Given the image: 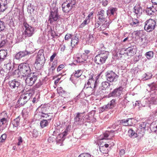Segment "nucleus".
I'll use <instances>...</instances> for the list:
<instances>
[{
  "label": "nucleus",
  "mask_w": 157,
  "mask_h": 157,
  "mask_svg": "<svg viewBox=\"0 0 157 157\" xmlns=\"http://www.w3.org/2000/svg\"><path fill=\"white\" fill-rule=\"evenodd\" d=\"M50 106L48 104L41 105L37 109V111H39L38 113H48L50 111Z\"/></svg>",
  "instance_id": "13"
},
{
  "label": "nucleus",
  "mask_w": 157,
  "mask_h": 157,
  "mask_svg": "<svg viewBox=\"0 0 157 157\" xmlns=\"http://www.w3.org/2000/svg\"><path fill=\"white\" fill-rule=\"evenodd\" d=\"M64 66L63 64H61L59 65L57 68V71L59 72L64 67Z\"/></svg>",
  "instance_id": "55"
},
{
  "label": "nucleus",
  "mask_w": 157,
  "mask_h": 157,
  "mask_svg": "<svg viewBox=\"0 0 157 157\" xmlns=\"http://www.w3.org/2000/svg\"><path fill=\"white\" fill-rule=\"evenodd\" d=\"M115 101L116 100L115 99H113L110 101L109 102L107 105H108L109 109H110L113 108L114 107L115 104Z\"/></svg>",
  "instance_id": "37"
},
{
  "label": "nucleus",
  "mask_w": 157,
  "mask_h": 157,
  "mask_svg": "<svg viewBox=\"0 0 157 157\" xmlns=\"http://www.w3.org/2000/svg\"><path fill=\"white\" fill-rule=\"evenodd\" d=\"M109 132H106L104 134V137L103 138V139H106L109 136Z\"/></svg>",
  "instance_id": "58"
},
{
  "label": "nucleus",
  "mask_w": 157,
  "mask_h": 157,
  "mask_svg": "<svg viewBox=\"0 0 157 157\" xmlns=\"http://www.w3.org/2000/svg\"><path fill=\"white\" fill-rule=\"evenodd\" d=\"M97 84V81L94 80L92 78L89 79L87 83L85 84H87V86L93 87L94 88L96 87Z\"/></svg>",
  "instance_id": "22"
},
{
  "label": "nucleus",
  "mask_w": 157,
  "mask_h": 157,
  "mask_svg": "<svg viewBox=\"0 0 157 157\" xmlns=\"http://www.w3.org/2000/svg\"><path fill=\"white\" fill-rule=\"evenodd\" d=\"M51 113H37L36 114V116H37L38 118L40 119L42 118H44L47 119V120L50 121L52 118V116L51 115Z\"/></svg>",
  "instance_id": "15"
},
{
  "label": "nucleus",
  "mask_w": 157,
  "mask_h": 157,
  "mask_svg": "<svg viewBox=\"0 0 157 157\" xmlns=\"http://www.w3.org/2000/svg\"><path fill=\"white\" fill-rule=\"evenodd\" d=\"M18 69L21 74H24L25 75H28L31 71L29 65L27 63L21 64L19 65Z\"/></svg>",
  "instance_id": "7"
},
{
  "label": "nucleus",
  "mask_w": 157,
  "mask_h": 157,
  "mask_svg": "<svg viewBox=\"0 0 157 157\" xmlns=\"http://www.w3.org/2000/svg\"><path fill=\"white\" fill-rule=\"evenodd\" d=\"M59 130H58L54 131L52 135L53 136H56L58 134V136L57 137V141H58L59 142L63 141L65 139V136H66L67 134V132L66 131H65L63 133L59 134Z\"/></svg>",
  "instance_id": "10"
},
{
  "label": "nucleus",
  "mask_w": 157,
  "mask_h": 157,
  "mask_svg": "<svg viewBox=\"0 0 157 157\" xmlns=\"http://www.w3.org/2000/svg\"><path fill=\"white\" fill-rule=\"evenodd\" d=\"M110 23L109 22H106L105 23H103L100 27V30H104L105 29L108 27L109 26Z\"/></svg>",
  "instance_id": "38"
},
{
  "label": "nucleus",
  "mask_w": 157,
  "mask_h": 157,
  "mask_svg": "<svg viewBox=\"0 0 157 157\" xmlns=\"http://www.w3.org/2000/svg\"><path fill=\"white\" fill-rule=\"evenodd\" d=\"M59 18V15L58 12V8L55 6L50 12L48 21L50 23L56 21Z\"/></svg>",
  "instance_id": "8"
},
{
  "label": "nucleus",
  "mask_w": 157,
  "mask_h": 157,
  "mask_svg": "<svg viewBox=\"0 0 157 157\" xmlns=\"http://www.w3.org/2000/svg\"><path fill=\"white\" fill-rule=\"evenodd\" d=\"M145 55L148 59H150L153 57V52L152 51H149L146 53Z\"/></svg>",
  "instance_id": "42"
},
{
  "label": "nucleus",
  "mask_w": 157,
  "mask_h": 157,
  "mask_svg": "<svg viewBox=\"0 0 157 157\" xmlns=\"http://www.w3.org/2000/svg\"><path fill=\"white\" fill-rule=\"evenodd\" d=\"M51 35L53 37H54L55 36H57L58 35L56 34V33H55V32L51 30Z\"/></svg>",
  "instance_id": "62"
},
{
  "label": "nucleus",
  "mask_w": 157,
  "mask_h": 157,
  "mask_svg": "<svg viewBox=\"0 0 157 157\" xmlns=\"http://www.w3.org/2000/svg\"><path fill=\"white\" fill-rule=\"evenodd\" d=\"M76 3L75 0H67L62 5V8L64 12H68L72 9L75 8Z\"/></svg>",
  "instance_id": "5"
},
{
  "label": "nucleus",
  "mask_w": 157,
  "mask_h": 157,
  "mask_svg": "<svg viewBox=\"0 0 157 157\" xmlns=\"http://www.w3.org/2000/svg\"><path fill=\"white\" fill-rule=\"evenodd\" d=\"M6 66V68L8 70L10 71L12 68V65L11 63L9 62L6 65H5Z\"/></svg>",
  "instance_id": "47"
},
{
  "label": "nucleus",
  "mask_w": 157,
  "mask_h": 157,
  "mask_svg": "<svg viewBox=\"0 0 157 157\" xmlns=\"http://www.w3.org/2000/svg\"><path fill=\"white\" fill-rule=\"evenodd\" d=\"M29 110L27 109H24L22 111L23 116L24 117H27L29 114Z\"/></svg>",
  "instance_id": "44"
},
{
  "label": "nucleus",
  "mask_w": 157,
  "mask_h": 157,
  "mask_svg": "<svg viewBox=\"0 0 157 157\" xmlns=\"http://www.w3.org/2000/svg\"><path fill=\"white\" fill-rule=\"evenodd\" d=\"M95 39L93 34H89L87 38L86 41L89 43L91 44L94 41Z\"/></svg>",
  "instance_id": "31"
},
{
  "label": "nucleus",
  "mask_w": 157,
  "mask_h": 157,
  "mask_svg": "<svg viewBox=\"0 0 157 157\" xmlns=\"http://www.w3.org/2000/svg\"><path fill=\"white\" fill-rule=\"evenodd\" d=\"M23 25L25 29L23 33L24 37H29L33 36L35 32V28L29 25L26 22H24Z\"/></svg>",
  "instance_id": "4"
},
{
  "label": "nucleus",
  "mask_w": 157,
  "mask_h": 157,
  "mask_svg": "<svg viewBox=\"0 0 157 157\" xmlns=\"http://www.w3.org/2000/svg\"><path fill=\"white\" fill-rule=\"evenodd\" d=\"M151 2L153 5H156L157 6V0H151Z\"/></svg>",
  "instance_id": "64"
},
{
  "label": "nucleus",
  "mask_w": 157,
  "mask_h": 157,
  "mask_svg": "<svg viewBox=\"0 0 157 157\" xmlns=\"http://www.w3.org/2000/svg\"><path fill=\"white\" fill-rule=\"evenodd\" d=\"M78 157H91V155L88 153H83L80 154Z\"/></svg>",
  "instance_id": "48"
},
{
  "label": "nucleus",
  "mask_w": 157,
  "mask_h": 157,
  "mask_svg": "<svg viewBox=\"0 0 157 157\" xmlns=\"http://www.w3.org/2000/svg\"><path fill=\"white\" fill-rule=\"evenodd\" d=\"M109 86L110 83L107 81L103 82L101 83V87L103 88L102 90H105Z\"/></svg>",
  "instance_id": "35"
},
{
  "label": "nucleus",
  "mask_w": 157,
  "mask_h": 157,
  "mask_svg": "<svg viewBox=\"0 0 157 157\" xmlns=\"http://www.w3.org/2000/svg\"><path fill=\"white\" fill-rule=\"evenodd\" d=\"M32 133L33 136L35 138H36L38 136V132L36 130H34Z\"/></svg>",
  "instance_id": "50"
},
{
  "label": "nucleus",
  "mask_w": 157,
  "mask_h": 157,
  "mask_svg": "<svg viewBox=\"0 0 157 157\" xmlns=\"http://www.w3.org/2000/svg\"><path fill=\"white\" fill-rule=\"evenodd\" d=\"M109 109L108 108V105H105L102 107H101L99 110V113H102L104 111H107L108 109Z\"/></svg>",
  "instance_id": "41"
},
{
  "label": "nucleus",
  "mask_w": 157,
  "mask_h": 157,
  "mask_svg": "<svg viewBox=\"0 0 157 157\" xmlns=\"http://www.w3.org/2000/svg\"><path fill=\"white\" fill-rule=\"evenodd\" d=\"M105 11L103 10H101L98 12V16L99 20L103 23L104 21L106 22V19L105 17Z\"/></svg>",
  "instance_id": "20"
},
{
  "label": "nucleus",
  "mask_w": 157,
  "mask_h": 157,
  "mask_svg": "<svg viewBox=\"0 0 157 157\" xmlns=\"http://www.w3.org/2000/svg\"><path fill=\"white\" fill-rule=\"evenodd\" d=\"M7 7V0H0V12H3Z\"/></svg>",
  "instance_id": "19"
},
{
  "label": "nucleus",
  "mask_w": 157,
  "mask_h": 157,
  "mask_svg": "<svg viewBox=\"0 0 157 157\" xmlns=\"http://www.w3.org/2000/svg\"><path fill=\"white\" fill-rule=\"evenodd\" d=\"M6 28L5 23L0 20V33L3 31Z\"/></svg>",
  "instance_id": "40"
},
{
  "label": "nucleus",
  "mask_w": 157,
  "mask_h": 157,
  "mask_svg": "<svg viewBox=\"0 0 157 157\" xmlns=\"http://www.w3.org/2000/svg\"><path fill=\"white\" fill-rule=\"evenodd\" d=\"M37 79L36 75L33 74L31 75L28 76L25 79V83L29 86H32L34 83Z\"/></svg>",
  "instance_id": "12"
},
{
  "label": "nucleus",
  "mask_w": 157,
  "mask_h": 157,
  "mask_svg": "<svg viewBox=\"0 0 157 157\" xmlns=\"http://www.w3.org/2000/svg\"><path fill=\"white\" fill-rule=\"evenodd\" d=\"M6 135L5 134H2L0 138V142H4L6 138Z\"/></svg>",
  "instance_id": "46"
},
{
  "label": "nucleus",
  "mask_w": 157,
  "mask_h": 157,
  "mask_svg": "<svg viewBox=\"0 0 157 157\" xmlns=\"http://www.w3.org/2000/svg\"><path fill=\"white\" fill-rule=\"evenodd\" d=\"M134 34L137 38H140L143 35V32L142 30L136 31L134 32Z\"/></svg>",
  "instance_id": "34"
},
{
  "label": "nucleus",
  "mask_w": 157,
  "mask_h": 157,
  "mask_svg": "<svg viewBox=\"0 0 157 157\" xmlns=\"http://www.w3.org/2000/svg\"><path fill=\"white\" fill-rule=\"evenodd\" d=\"M45 59L44 54L40 51L37 54L36 57L34 66L37 70H40L42 68L45 63Z\"/></svg>",
  "instance_id": "2"
},
{
  "label": "nucleus",
  "mask_w": 157,
  "mask_h": 157,
  "mask_svg": "<svg viewBox=\"0 0 157 157\" xmlns=\"http://www.w3.org/2000/svg\"><path fill=\"white\" fill-rule=\"evenodd\" d=\"M92 87H93L87 86V84H85L84 89H86L87 93L89 95H90L93 93V90Z\"/></svg>",
  "instance_id": "29"
},
{
  "label": "nucleus",
  "mask_w": 157,
  "mask_h": 157,
  "mask_svg": "<svg viewBox=\"0 0 157 157\" xmlns=\"http://www.w3.org/2000/svg\"><path fill=\"white\" fill-rule=\"evenodd\" d=\"M125 153L124 150L121 149L120 151V155L121 156L123 155Z\"/></svg>",
  "instance_id": "61"
},
{
  "label": "nucleus",
  "mask_w": 157,
  "mask_h": 157,
  "mask_svg": "<svg viewBox=\"0 0 157 157\" xmlns=\"http://www.w3.org/2000/svg\"><path fill=\"white\" fill-rule=\"evenodd\" d=\"M150 103L156 104L157 103V99L154 98H150Z\"/></svg>",
  "instance_id": "49"
},
{
  "label": "nucleus",
  "mask_w": 157,
  "mask_h": 157,
  "mask_svg": "<svg viewBox=\"0 0 157 157\" xmlns=\"http://www.w3.org/2000/svg\"><path fill=\"white\" fill-rule=\"evenodd\" d=\"M99 149L100 151L103 153H106V151H105V150L106 149L105 148L104 146H101L100 145L99 146Z\"/></svg>",
  "instance_id": "51"
},
{
  "label": "nucleus",
  "mask_w": 157,
  "mask_h": 157,
  "mask_svg": "<svg viewBox=\"0 0 157 157\" xmlns=\"http://www.w3.org/2000/svg\"><path fill=\"white\" fill-rule=\"evenodd\" d=\"M1 116H2V117L0 119V127H2L3 125L6 124L8 118V116L5 112H3L1 113Z\"/></svg>",
  "instance_id": "16"
},
{
  "label": "nucleus",
  "mask_w": 157,
  "mask_h": 157,
  "mask_svg": "<svg viewBox=\"0 0 157 157\" xmlns=\"http://www.w3.org/2000/svg\"><path fill=\"white\" fill-rule=\"evenodd\" d=\"M22 36L21 35H20L19 34H18L17 36V39L18 40V41H21L22 40V38L24 39V36Z\"/></svg>",
  "instance_id": "54"
},
{
  "label": "nucleus",
  "mask_w": 157,
  "mask_h": 157,
  "mask_svg": "<svg viewBox=\"0 0 157 157\" xmlns=\"http://www.w3.org/2000/svg\"><path fill=\"white\" fill-rule=\"evenodd\" d=\"M73 58L75 61L77 63H80L86 61L87 59V57L85 54L81 55L78 53L74 55Z\"/></svg>",
  "instance_id": "11"
},
{
  "label": "nucleus",
  "mask_w": 157,
  "mask_h": 157,
  "mask_svg": "<svg viewBox=\"0 0 157 157\" xmlns=\"http://www.w3.org/2000/svg\"><path fill=\"white\" fill-rule=\"evenodd\" d=\"M7 54V50H0V56L2 60L3 61L5 58Z\"/></svg>",
  "instance_id": "28"
},
{
  "label": "nucleus",
  "mask_w": 157,
  "mask_h": 157,
  "mask_svg": "<svg viewBox=\"0 0 157 157\" xmlns=\"http://www.w3.org/2000/svg\"><path fill=\"white\" fill-rule=\"evenodd\" d=\"M132 119L129 118L128 119L126 120H122V123L124 124V125L125 126H132L133 123L132 121Z\"/></svg>",
  "instance_id": "27"
},
{
  "label": "nucleus",
  "mask_w": 157,
  "mask_h": 157,
  "mask_svg": "<svg viewBox=\"0 0 157 157\" xmlns=\"http://www.w3.org/2000/svg\"><path fill=\"white\" fill-rule=\"evenodd\" d=\"M34 94L33 90L30 89L26 93L21 95L17 103L21 105L25 104L30 99Z\"/></svg>",
  "instance_id": "1"
},
{
  "label": "nucleus",
  "mask_w": 157,
  "mask_h": 157,
  "mask_svg": "<svg viewBox=\"0 0 157 157\" xmlns=\"http://www.w3.org/2000/svg\"><path fill=\"white\" fill-rule=\"evenodd\" d=\"M81 114L79 113L77 114L75 118V122H78L82 120L83 116L81 115Z\"/></svg>",
  "instance_id": "33"
},
{
  "label": "nucleus",
  "mask_w": 157,
  "mask_h": 157,
  "mask_svg": "<svg viewBox=\"0 0 157 157\" xmlns=\"http://www.w3.org/2000/svg\"><path fill=\"white\" fill-rule=\"evenodd\" d=\"M75 72L74 74V75L76 78H78L82 74V71L81 70H78L75 71Z\"/></svg>",
  "instance_id": "43"
},
{
  "label": "nucleus",
  "mask_w": 157,
  "mask_h": 157,
  "mask_svg": "<svg viewBox=\"0 0 157 157\" xmlns=\"http://www.w3.org/2000/svg\"><path fill=\"white\" fill-rule=\"evenodd\" d=\"M138 20L135 18H132V21L130 23V25L134 27H136L139 25Z\"/></svg>",
  "instance_id": "36"
},
{
  "label": "nucleus",
  "mask_w": 157,
  "mask_h": 157,
  "mask_svg": "<svg viewBox=\"0 0 157 157\" xmlns=\"http://www.w3.org/2000/svg\"><path fill=\"white\" fill-rule=\"evenodd\" d=\"M72 36L70 34H66L65 37V40H68L69 39L71 38Z\"/></svg>",
  "instance_id": "53"
},
{
  "label": "nucleus",
  "mask_w": 157,
  "mask_h": 157,
  "mask_svg": "<svg viewBox=\"0 0 157 157\" xmlns=\"http://www.w3.org/2000/svg\"><path fill=\"white\" fill-rule=\"evenodd\" d=\"M109 52L106 51H101L95 57V63L99 64L104 63L109 55Z\"/></svg>",
  "instance_id": "3"
},
{
  "label": "nucleus",
  "mask_w": 157,
  "mask_h": 157,
  "mask_svg": "<svg viewBox=\"0 0 157 157\" xmlns=\"http://www.w3.org/2000/svg\"><path fill=\"white\" fill-rule=\"evenodd\" d=\"M122 90L123 88L122 87H120L116 88L109 94V96H112L114 97H118L122 94Z\"/></svg>",
  "instance_id": "14"
},
{
  "label": "nucleus",
  "mask_w": 157,
  "mask_h": 157,
  "mask_svg": "<svg viewBox=\"0 0 157 157\" xmlns=\"http://www.w3.org/2000/svg\"><path fill=\"white\" fill-rule=\"evenodd\" d=\"M117 9L116 8H111L107 11V16H110L111 15H114L116 14Z\"/></svg>",
  "instance_id": "26"
},
{
  "label": "nucleus",
  "mask_w": 157,
  "mask_h": 157,
  "mask_svg": "<svg viewBox=\"0 0 157 157\" xmlns=\"http://www.w3.org/2000/svg\"><path fill=\"white\" fill-rule=\"evenodd\" d=\"M78 42V39L76 36H72L71 38V46L72 48H73L77 45Z\"/></svg>",
  "instance_id": "25"
},
{
  "label": "nucleus",
  "mask_w": 157,
  "mask_h": 157,
  "mask_svg": "<svg viewBox=\"0 0 157 157\" xmlns=\"http://www.w3.org/2000/svg\"><path fill=\"white\" fill-rule=\"evenodd\" d=\"M156 25V21L152 19H150L145 22L144 29L147 31L150 32L152 31Z\"/></svg>",
  "instance_id": "6"
},
{
  "label": "nucleus",
  "mask_w": 157,
  "mask_h": 157,
  "mask_svg": "<svg viewBox=\"0 0 157 157\" xmlns=\"http://www.w3.org/2000/svg\"><path fill=\"white\" fill-rule=\"evenodd\" d=\"M50 121H48L46 120H43L41 121L40 122V125L42 128L47 126L50 122Z\"/></svg>",
  "instance_id": "32"
},
{
  "label": "nucleus",
  "mask_w": 157,
  "mask_h": 157,
  "mask_svg": "<svg viewBox=\"0 0 157 157\" xmlns=\"http://www.w3.org/2000/svg\"><path fill=\"white\" fill-rule=\"evenodd\" d=\"M128 52H127V53L128 54H129V55L131 56L133 54V53L132 54V52L133 51L132 49H128Z\"/></svg>",
  "instance_id": "63"
},
{
  "label": "nucleus",
  "mask_w": 157,
  "mask_h": 157,
  "mask_svg": "<svg viewBox=\"0 0 157 157\" xmlns=\"http://www.w3.org/2000/svg\"><path fill=\"white\" fill-rule=\"evenodd\" d=\"M90 22V19H88V18H86V19L80 25L79 28H83L85 26V25L88 24Z\"/></svg>",
  "instance_id": "39"
},
{
  "label": "nucleus",
  "mask_w": 157,
  "mask_h": 157,
  "mask_svg": "<svg viewBox=\"0 0 157 157\" xmlns=\"http://www.w3.org/2000/svg\"><path fill=\"white\" fill-rule=\"evenodd\" d=\"M129 136L132 138H134L137 136V134L132 129H130L128 131Z\"/></svg>",
  "instance_id": "30"
},
{
  "label": "nucleus",
  "mask_w": 157,
  "mask_h": 157,
  "mask_svg": "<svg viewBox=\"0 0 157 157\" xmlns=\"http://www.w3.org/2000/svg\"><path fill=\"white\" fill-rule=\"evenodd\" d=\"M105 76L107 80L110 82H116L118 77V76L112 71H109L105 73Z\"/></svg>",
  "instance_id": "9"
},
{
  "label": "nucleus",
  "mask_w": 157,
  "mask_h": 157,
  "mask_svg": "<svg viewBox=\"0 0 157 157\" xmlns=\"http://www.w3.org/2000/svg\"><path fill=\"white\" fill-rule=\"evenodd\" d=\"M157 11L156 5H152L151 7H147L146 10V13L149 15H152L153 13Z\"/></svg>",
  "instance_id": "18"
},
{
  "label": "nucleus",
  "mask_w": 157,
  "mask_h": 157,
  "mask_svg": "<svg viewBox=\"0 0 157 157\" xmlns=\"http://www.w3.org/2000/svg\"><path fill=\"white\" fill-rule=\"evenodd\" d=\"M6 43L5 40H0V47H1L3 46Z\"/></svg>",
  "instance_id": "57"
},
{
  "label": "nucleus",
  "mask_w": 157,
  "mask_h": 157,
  "mask_svg": "<svg viewBox=\"0 0 157 157\" xmlns=\"http://www.w3.org/2000/svg\"><path fill=\"white\" fill-rule=\"evenodd\" d=\"M101 22L100 21H98L97 22H96V23H95V28H98L101 25Z\"/></svg>",
  "instance_id": "56"
},
{
  "label": "nucleus",
  "mask_w": 157,
  "mask_h": 157,
  "mask_svg": "<svg viewBox=\"0 0 157 157\" xmlns=\"http://www.w3.org/2000/svg\"><path fill=\"white\" fill-rule=\"evenodd\" d=\"M20 121V117H18L13 120L12 121V123L13 128V131L17 129V127L19 124Z\"/></svg>",
  "instance_id": "24"
},
{
  "label": "nucleus",
  "mask_w": 157,
  "mask_h": 157,
  "mask_svg": "<svg viewBox=\"0 0 157 157\" xmlns=\"http://www.w3.org/2000/svg\"><path fill=\"white\" fill-rule=\"evenodd\" d=\"M9 84L11 89H17L20 86V82L15 79L10 81Z\"/></svg>",
  "instance_id": "17"
},
{
  "label": "nucleus",
  "mask_w": 157,
  "mask_h": 157,
  "mask_svg": "<svg viewBox=\"0 0 157 157\" xmlns=\"http://www.w3.org/2000/svg\"><path fill=\"white\" fill-rule=\"evenodd\" d=\"M29 53V52L26 51H21L17 53L15 57L16 59H19L22 57L27 56Z\"/></svg>",
  "instance_id": "23"
},
{
  "label": "nucleus",
  "mask_w": 157,
  "mask_h": 157,
  "mask_svg": "<svg viewBox=\"0 0 157 157\" xmlns=\"http://www.w3.org/2000/svg\"><path fill=\"white\" fill-rule=\"evenodd\" d=\"M42 85V83L40 81H39L36 85L35 86L36 88H39Z\"/></svg>",
  "instance_id": "60"
},
{
  "label": "nucleus",
  "mask_w": 157,
  "mask_h": 157,
  "mask_svg": "<svg viewBox=\"0 0 157 157\" xmlns=\"http://www.w3.org/2000/svg\"><path fill=\"white\" fill-rule=\"evenodd\" d=\"M18 142L17 143V145L19 146L21 145L23 142V140L22 137L21 136L18 137Z\"/></svg>",
  "instance_id": "52"
},
{
  "label": "nucleus",
  "mask_w": 157,
  "mask_h": 157,
  "mask_svg": "<svg viewBox=\"0 0 157 157\" xmlns=\"http://www.w3.org/2000/svg\"><path fill=\"white\" fill-rule=\"evenodd\" d=\"M134 12L137 16H140L142 13V9L139 4H137L134 7Z\"/></svg>",
  "instance_id": "21"
},
{
  "label": "nucleus",
  "mask_w": 157,
  "mask_h": 157,
  "mask_svg": "<svg viewBox=\"0 0 157 157\" xmlns=\"http://www.w3.org/2000/svg\"><path fill=\"white\" fill-rule=\"evenodd\" d=\"M102 5L104 6H105L108 4V1L107 0H103L102 2Z\"/></svg>",
  "instance_id": "59"
},
{
  "label": "nucleus",
  "mask_w": 157,
  "mask_h": 157,
  "mask_svg": "<svg viewBox=\"0 0 157 157\" xmlns=\"http://www.w3.org/2000/svg\"><path fill=\"white\" fill-rule=\"evenodd\" d=\"M56 63L57 62L56 61L53 62L50 68L49 69L50 71H51L52 72L53 71L55 70L56 67Z\"/></svg>",
  "instance_id": "45"
}]
</instances>
